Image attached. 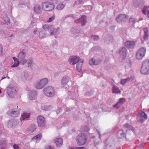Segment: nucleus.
<instances>
[{
  "label": "nucleus",
  "mask_w": 149,
  "mask_h": 149,
  "mask_svg": "<svg viewBox=\"0 0 149 149\" xmlns=\"http://www.w3.org/2000/svg\"><path fill=\"white\" fill-rule=\"evenodd\" d=\"M116 137L118 139H122L126 138V134L123 130H120L116 133Z\"/></svg>",
  "instance_id": "nucleus-18"
},
{
  "label": "nucleus",
  "mask_w": 149,
  "mask_h": 149,
  "mask_svg": "<svg viewBox=\"0 0 149 149\" xmlns=\"http://www.w3.org/2000/svg\"><path fill=\"white\" fill-rule=\"evenodd\" d=\"M140 72L143 75L149 74V59H146L143 61L140 69Z\"/></svg>",
  "instance_id": "nucleus-1"
},
{
  "label": "nucleus",
  "mask_w": 149,
  "mask_h": 149,
  "mask_svg": "<svg viewBox=\"0 0 149 149\" xmlns=\"http://www.w3.org/2000/svg\"><path fill=\"white\" fill-rule=\"evenodd\" d=\"M70 31L72 34H76L79 33L81 31L79 28L76 27L72 28L71 29Z\"/></svg>",
  "instance_id": "nucleus-28"
},
{
  "label": "nucleus",
  "mask_w": 149,
  "mask_h": 149,
  "mask_svg": "<svg viewBox=\"0 0 149 149\" xmlns=\"http://www.w3.org/2000/svg\"><path fill=\"white\" fill-rule=\"evenodd\" d=\"M43 10L46 11L52 10L54 8V5L53 3L48 1L44 2L42 3Z\"/></svg>",
  "instance_id": "nucleus-4"
},
{
  "label": "nucleus",
  "mask_w": 149,
  "mask_h": 149,
  "mask_svg": "<svg viewBox=\"0 0 149 149\" xmlns=\"http://www.w3.org/2000/svg\"><path fill=\"white\" fill-rule=\"evenodd\" d=\"M147 115L144 112L140 111L136 115V119L137 121L142 123L147 119Z\"/></svg>",
  "instance_id": "nucleus-5"
},
{
  "label": "nucleus",
  "mask_w": 149,
  "mask_h": 149,
  "mask_svg": "<svg viewBox=\"0 0 149 149\" xmlns=\"http://www.w3.org/2000/svg\"><path fill=\"white\" fill-rule=\"evenodd\" d=\"M113 40L112 37L110 36H105L104 38V42L107 44H109L112 42Z\"/></svg>",
  "instance_id": "nucleus-24"
},
{
  "label": "nucleus",
  "mask_w": 149,
  "mask_h": 149,
  "mask_svg": "<svg viewBox=\"0 0 149 149\" xmlns=\"http://www.w3.org/2000/svg\"><path fill=\"white\" fill-rule=\"evenodd\" d=\"M55 30V28L52 25H50L49 27V29L48 31L50 34L51 36L53 35L54 34V31Z\"/></svg>",
  "instance_id": "nucleus-34"
},
{
  "label": "nucleus",
  "mask_w": 149,
  "mask_h": 149,
  "mask_svg": "<svg viewBox=\"0 0 149 149\" xmlns=\"http://www.w3.org/2000/svg\"><path fill=\"white\" fill-rule=\"evenodd\" d=\"M13 58L14 61H13L12 63L13 64L12 65V67L14 68L17 66L19 63V61L17 58L15 57H13Z\"/></svg>",
  "instance_id": "nucleus-27"
},
{
  "label": "nucleus",
  "mask_w": 149,
  "mask_h": 149,
  "mask_svg": "<svg viewBox=\"0 0 149 149\" xmlns=\"http://www.w3.org/2000/svg\"><path fill=\"white\" fill-rule=\"evenodd\" d=\"M45 149H54V148L53 146H46Z\"/></svg>",
  "instance_id": "nucleus-55"
},
{
  "label": "nucleus",
  "mask_w": 149,
  "mask_h": 149,
  "mask_svg": "<svg viewBox=\"0 0 149 149\" xmlns=\"http://www.w3.org/2000/svg\"><path fill=\"white\" fill-rule=\"evenodd\" d=\"M26 56V54L24 51V50H22L18 55L17 57L18 60L24 58Z\"/></svg>",
  "instance_id": "nucleus-32"
},
{
  "label": "nucleus",
  "mask_w": 149,
  "mask_h": 149,
  "mask_svg": "<svg viewBox=\"0 0 149 149\" xmlns=\"http://www.w3.org/2000/svg\"><path fill=\"white\" fill-rule=\"evenodd\" d=\"M113 102V100L112 99H108L107 101V103L108 104H111Z\"/></svg>",
  "instance_id": "nucleus-49"
},
{
  "label": "nucleus",
  "mask_w": 149,
  "mask_h": 149,
  "mask_svg": "<svg viewBox=\"0 0 149 149\" xmlns=\"http://www.w3.org/2000/svg\"><path fill=\"white\" fill-rule=\"evenodd\" d=\"M149 36V35L148 33H144L143 38L145 40H148Z\"/></svg>",
  "instance_id": "nucleus-48"
},
{
  "label": "nucleus",
  "mask_w": 149,
  "mask_h": 149,
  "mask_svg": "<svg viewBox=\"0 0 149 149\" xmlns=\"http://www.w3.org/2000/svg\"><path fill=\"white\" fill-rule=\"evenodd\" d=\"M143 30L144 32V33H147L148 32V28L147 27L143 28Z\"/></svg>",
  "instance_id": "nucleus-58"
},
{
  "label": "nucleus",
  "mask_w": 149,
  "mask_h": 149,
  "mask_svg": "<svg viewBox=\"0 0 149 149\" xmlns=\"http://www.w3.org/2000/svg\"><path fill=\"white\" fill-rule=\"evenodd\" d=\"M29 116L30 114L29 113L24 112L21 115L20 120L21 121L27 120L28 118H29Z\"/></svg>",
  "instance_id": "nucleus-26"
},
{
  "label": "nucleus",
  "mask_w": 149,
  "mask_h": 149,
  "mask_svg": "<svg viewBox=\"0 0 149 149\" xmlns=\"http://www.w3.org/2000/svg\"><path fill=\"white\" fill-rule=\"evenodd\" d=\"M50 26V25H49L48 24H46L43 26L42 28L45 30L47 29L48 30H49V27Z\"/></svg>",
  "instance_id": "nucleus-52"
},
{
  "label": "nucleus",
  "mask_w": 149,
  "mask_h": 149,
  "mask_svg": "<svg viewBox=\"0 0 149 149\" xmlns=\"http://www.w3.org/2000/svg\"><path fill=\"white\" fill-rule=\"evenodd\" d=\"M84 132H88L89 130V128L87 126H84L82 127Z\"/></svg>",
  "instance_id": "nucleus-47"
},
{
  "label": "nucleus",
  "mask_w": 149,
  "mask_h": 149,
  "mask_svg": "<svg viewBox=\"0 0 149 149\" xmlns=\"http://www.w3.org/2000/svg\"><path fill=\"white\" fill-rule=\"evenodd\" d=\"M128 16L123 14H120L116 18V20L118 23L126 22L128 19Z\"/></svg>",
  "instance_id": "nucleus-10"
},
{
  "label": "nucleus",
  "mask_w": 149,
  "mask_h": 149,
  "mask_svg": "<svg viewBox=\"0 0 149 149\" xmlns=\"http://www.w3.org/2000/svg\"><path fill=\"white\" fill-rule=\"evenodd\" d=\"M76 140L78 145H83L87 141L86 136L84 134H79L76 136Z\"/></svg>",
  "instance_id": "nucleus-2"
},
{
  "label": "nucleus",
  "mask_w": 149,
  "mask_h": 149,
  "mask_svg": "<svg viewBox=\"0 0 149 149\" xmlns=\"http://www.w3.org/2000/svg\"><path fill=\"white\" fill-rule=\"evenodd\" d=\"M37 93L36 91H31L29 93V99L31 100H34L36 97V95Z\"/></svg>",
  "instance_id": "nucleus-21"
},
{
  "label": "nucleus",
  "mask_w": 149,
  "mask_h": 149,
  "mask_svg": "<svg viewBox=\"0 0 149 149\" xmlns=\"http://www.w3.org/2000/svg\"><path fill=\"white\" fill-rule=\"evenodd\" d=\"M130 79L129 78L122 79L120 81V84L122 85H124L127 82L130 81Z\"/></svg>",
  "instance_id": "nucleus-41"
},
{
  "label": "nucleus",
  "mask_w": 149,
  "mask_h": 149,
  "mask_svg": "<svg viewBox=\"0 0 149 149\" xmlns=\"http://www.w3.org/2000/svg\"><path fill=\"white\" fill-rule=\"evenodd\" d=\"M37 120L39 127H43L45 125L46 123L43 116H38L37 118Z\"/></svg>",
  "instance_id": "nucleus-12"
},
{
  "label": "nucleus",
  "mask_w": 149,
  "mask_h": 149,
  "mask_svg": "<svg viewBox=\"0 0 149 149\" xmlns=\"http://www.w3.org/2000/svg\"><path fill=\"white\" fill-rule=\"evenodd\" d=\"M3 18L4 21L7 23V24L9 23L10 19L8 18L7 14L6 13H4L3 15Z\"/></svg>",
  "instance_id": "nucleus-37"
},
{
  "label": "nucleus",
  "mask_w": 149,
  "mask_h": 149,
  "mask_svg": "<svg viewBox=\"0 0 149 149\" xmlns=\"http://www.w3.org/2000/svg\"><path fill=\"white\" fill-rule=\"evenodd\" d=\"M18 122L15 120H10L7 123V126L9 127H15L18 125Z\"/></svg>",
  "instance_id": "nucleus-16"
},
{
  "label": "nucleus",
  "mask_w": 149,
  "mask_h": 149,
  "mask_svg": "<svg viewBox=\"0 0 149 149\" xmlns=\"http://www.w3.org/2000/svg\"><path fill=\"white\" fill-rule=\"evenodd\" d=\"M133 6L136 8H142L144 5V2L143 0H133Z\"/></svg>",
  "instance_id": "nucleus-11"
},
{
  "label": "nucleus",
  "mask_w": 149,
  "mask_h": 149,
  "mask_svg": "<svg viewBox=\"0 0 149 149\" xmlns=\"http://www.w3.org/2000/svg\"><path fill=\"white\" fill-rule=\"evenodd\" d=\"M83 62V59H80V61L77 63L76 65V68L78 72H80L81 70V66Z\"/></svg>",
  "instance_id": "nucleus-25"
},
{
  "label": "nucleus",
  "mask_w": 149,
  "mask_h": 149,
  "mask_svg": "<svg viewBox=\"0 0 149 149\" xmlns=\"http://www.w3.org/2000/svg\"><path fill=\"white\" fill-rule=\"evenodd\" d=\"M42 137L41 134H39L33 137L32 139V141L35 143H38L41 139Z\"/></svg>",
  "instance_id": "nucleus-22"
},
{
  "label": "nucleus",
  "mask_w": 149,
  "mask_h": 149,
  "mask_svg": "<svg viewBox=\"0 0 149 149\" xmlns=\"http://www.w3.org/2000/svg\"><path fill=\"white\" fill-rule=\"evenodd\" d=\"M95 130H96V131H97L98 134L99 136H100V131L99 130H98L97 129H95Z\"/></svg>",
  "instance_id": "nucleus-63"
},
{
  "label": "nucleus",
  "mask_w": 149,
  "mask_h": 149,
  "mask_svg": "<svg viewBox=\"0 0 149 149\" xmlns=\"http://www.w3.org/2000/svg\"><path fill=\"white\" fill-rule=\"evenodd\" d=\"M17 88L13 85H10L7 87V94L11 97L13 98L16 94Z\"/></svg>",
  "instance_id": "nucleus-6"
},
{
  "label": "nucleus",
  "mask_w": 149,
  "mask_h": 149,
  "mask_svg": "<svg viewBox=\"0 0 149 149\" xmlns=\"http://www.w3.org/2000/svg\"><path fill=\"white\" fill-rule=\"evenodd\" d=\"M100 39V37L98 35H94V40L98 41Z\"/></svg>",
  "instance_id": "nucleus-50"
},
{
  "label": "nucleus",
  "mask_w": 149,
  "mask_h": 149,
  "mask_svg": "<svg viewBox=\"0 0 149 149\" xmlns=\"http://www.w3.org/2000/svg\"><path fill=\"white\" fill-rule=\"evenodd\" d=\"M76 148H77V149H86V148H85V147H76Z\"/></svg>",
  "instance_id": "nucleus-62"
},
{
  "label": "nucleus",
  "mask_w": 149,
  "mask_h": 149,
  "mask_svg": "<svg viewBox=\"0 0 149 149\" xmlns=\"http://www.w3.org/2000/svg\"><path fill=\"white\" fill-rule=\"evenodd\" d=\"M3 53V47L2 45L0 44V55H1Z\"/></svg>",
  "instance_id": "nucleus-56"
},
{
  "label": "nucleus",
  "mask_w": 149,
  "mask_h": 149,
  "mask_svg": "<svg viewBox=\"0 0 149 149\" xmlns=\"http://www.w3.org/2000/svg\"><path fill=\"white\" fill-rule=\"evenodd\" d=\"M120 107V106L118 104V103L117 102L113 106V107L114 108H116V109H118Z\"/></svg>",
  "instance_id": "nucleus-51"
},
{
  "label": "nucleus",
  "mask_w": 149,
  "mask_h": 149,
  "mask_svg": "<svg viewBox=\"0 0 149 149\" xmlns=\"http://www.w3.org/2000/svg\"><path fill=\"white\" fill-rule=\"evenodd\" d=\"M9 115L13 117H17L19 115L20 111L19 109L15 108L13 109L11 111L8 112Z\"/></svg>",
  "instance_id": "nucleus-15"
},
{
  "label": "nucleus",
  "mask_w": 149,
  "mask_h": 149,
  "mask_svg": "<svg viewBox=\"0 0 149 149\" xmlns=\"http://www.w3.org/2000/svg\"><path fill=\"white\" fill-rule=\"evenodd\" d=\"M39 37L40 39H42L47 37V35L45 31L43 30L39 32Z\"/></svg>",
  "instance_id": "nucleus-31"
},
{
  "label": "nucleus",
  "mask_w": 149,
  "mask_h": 149,
  "mask_svg": "<svg viewBox=\"0 0 149 149\" xmlns=\"http://www.w3.org/2000/svg\"><path fill=\"white\" fill-rule=\"evenodd\" d=\"M124 126L125 127L129 129L130 128H131V127H132V126L131 125L128 124V123L125 124L124 125Z\"/></svg>",
  "instance_id": "nucleus-54"
},
{
  "label": "nucleus",
  "mask_w": 149,
  "mask_h": 149,
  "mask_svg": "<svg viewBox=\"0 0 149 149\" xmlns=\"http://www.w3.org/2000/svg\"><path fill=\"white\" fill-rule=\"evenodd\" d=\"M55 17V16L53 15L52 16L48 19L47 20V22H52L53 20L54 19Z\"/></svg>",
  "instance_id": "nucleus-46"
},
{
  "label": "nucleus",
  "mask_w": 149,
  "mask_h": 149,
  "mask_svg": "<svg viewBox=\"0 0 149 149\" xmlns=\"http://www.w3.org/2000/svg\"><path fill=\"white\" fill-rule=\"evenodd\" d=\"M74 22L77 24L80 23L81 26L85 25L87 22L86 17L84 15L78 19L74 20Z\"/></svg>",
  "instance_id": "nucleus-13"
},
{
  "label": "nucleus",
  "mask_w": 149,
  "mask_h": 149,
  "mask_svg": "<svg viewBox=\"0 0 149 149\" xmlns=\"http://www.w3.org/2000/svg\"><path fill=\"white\" fill-rule=\"evenodd\" d=\"M146 50V49L144 47H142L140 48L136 53V58L139 60L141 59L145 56Z\"/></svg>",
  "instance_id": "nucleus-8"
},
{
  "label": "nucleus",
  "mask_w": 149,
  "mask_h": 149,
  "mask_svg": "<svg viewBox=\"0 0 149 149\" xmlns=\"http://www.w3.org/2000/svg\"><path fill=\"white\" fill-rule=\"evenodd\" d=\"M118 52L119 54L121 60H124L126 57L127 53V50L126 48L124 47L120 48L118 50Z\"/></svg>",
  "instance_id": "nucleus-9"
},
{
  "label": "nucleus",
  "mask_w": 149,
  "mask_h": 149,
  "mask_svg": "<svg viewBox=\"0 0 149 149\" xmlns=\"http://www.w3.org/2000/svg\"><path fill=\"white\" fill-rule=\"evenodd\" d=\"M65 5V3L62 2L61 3L57 6L56 7L57 9L58 10L62 9L64 7Z\"/></svg>",
  "instance_id": "nucleus-35"
},
{
  "label": "nucleus",
  "mask_w": 149,
  "mask_h": 149,
  "mask_svg": "<svg viewBox=\"0 0 149 149\" xmlns=\"http://www.w3.org/2000/svg\"><path fill=\"white\" fill-rule=\"evenodd\" d=\"M102 51L101 48L99 46H96L94 47V53L95 52L96 54H99L101 53Z\"/></svg>",
  "instance_id": "nucleus-33"
},
{
  "label": "nucleus",
  "mask_w": 149,
  "mask_h": 149,
  "mask_svg": "<svg viewBox=\"0 0 149 149\" xmlns=\"http://www.w3.org/2000/svg\"><path fill=\"white\" fill-rule=\"evenodd\" d=\"M52 108V107L51 106H45L42 107V109L45 111H49L51 110Z\"/></svg>",
  "instance_id": "nucleus-40"
},
{
  "label": "nucleus",
  "mask_w": 149,
  "mask_h": 149,
  "mask_svg": "<svg viewBox=\"0 0 149 149\" xmlns=\"http://www.w3.org/2000/svg\"><path fill=\"white\" fill-rule=\"evenodd\" d=\"M124 45L129 49H132L135 45V42L134 41H127L124 43Z\"/></svg>",
  "instance_id": "nucleus-17"
},
{
  "label": "nucleus",
  "mask_w": 149,
  "mask_h": 149,
  "mask_svg": "<svg viewBox=\"0 0 149 149\" xmlns=\"http://www.w3.org/2000/svg\"><path fill=\"white\" fill-rule=\"evenodd\" d=\"M19 63L21 65H24L26 64L27 62V60L24 58L21 59V60H19Z\"/></svg>",
  "instance_id": "nucleus-43"
},
{
  "label": "nucleus",
  "mask_w": 149,
  "mask_h": 149,
  "mask_svg": "<svg viewBox=\"0 0 149 149\" xmlns=\"http://www.w3.org/2000/svg\"><path fill=\"white\" fill-rule=\"evenodd\" d=\"M48 81L47 78H43L35 83L34 85V86L37 89H41L47 84Z\"/></svg>",
  "instance_id": "nucleus-7"
},
{
  "label": "nucleus",
  "mask_w": 149,
  "mask_h": 149,
  "mask_svg": "<svg viewBox=\"0 0 149 149\" xmlns=\"http://www.w3.org/2000/svg\"><path fill=\"white\" fill-rule=\"evenodd\" d=\"M112 91L113 93H120L121 91L119 88L117 87L115 85H113L112 88Z\"/></svg>",
  "instance_id": "nucleus-29"
},
{
  "label": "nucleus",
  "mask_w": 149,
  "mask_h": 149,
  "mask_svg": "<svg viewBox=\"0 0 149 149\" xmlns=\"http://www.w3.org/2000/svg\"><path fill=\"white\" fill-rule=\"evenodd\" d=\"M70 80L69 77L67 76H64L61 80V84L63 87L67 85Z\"/></svg>",
  "instance_id": "nucleus-20"
},
{
  "label": "nucleus",
  "mask_w": 149,
  "mask_h": 149,
  "mask_svg": "<svg viewBox=\"0 0 149 149\" xmlns=\"http://www.w3.org/2000/svg\"><path fill=\"white\" fill-rule=\"evenodd\" d=\"M54 142L56 143L57 147H59L63 144V141L62 139L61 138H58L54 139Z\"/></svg>",
  "instance_id": "nucleus-23"
},
{
  "label": "nucleus",
  "mask_w": 149,
  "mask_h": 149,
  "mask_svg": "<svg viewBox=\"0 0 149 149\" xmlns=\"http://www.w3.org/2000/svg\"><path fill=\"white\" fill-rule=\"evenodd\" d=\"M59 74V72H56V73L54 75V77L55 78H56V77H58Z\"/></svg>",
  "instance_id": "nucleus-61"
},
{
  "label": "nucleus",
  "mask_w": 149,
  "mask_h": 149,
  "mask_svg": "<svg viewBox=\"0 0 149 149\" xmlns=\"http://www.w3.org/2000/svg\"><path fill=\"white\" fill-rule=\"evenodd\" d=\"M33 10L34 12L36 14H40L41 13L42 11L41 7L38 4H36L35 5Z\"/></svg>",
  "instance_id": "nucleus-19"
},
{
  "label": "nucleus",
  "mask_w": 149,
  "mask_h": 149,
  "mask_svg": "<svg viewBox=\"0 0 149 149\" xmlns=\"http://www.w3.org/2000/svg\"><path fill=\"white\" fill-rule=\"evenodd\" d=\"M80 60L79 58L76 56H70L68 61L71 64L74 65L77 63Z\"/></svg>",
  "instance_id": "nucleus-14"
},
{
  "label": "nucleus",
  "mask_w": 149,
  "mask_h": 149,
  "mask_svg": "<svg viewBox=\"0 0 149 149\" xmlns=\"http://www.w3.org/2000/svg\"><path fill=\"white\" fill-rule=\"evenodd\" d=\"M33 63V61L32 58H29L27 60L26 65L27 67H29L31 66Z\"/></svg>",
  "instance_id": "nucleus-36"
},
{
  "label": "nucleus",
  "mask_w": 149,
  "mask_h": 149,
  "mask_svg": "<svg viewBox=\"0 0 149 149\" xmlns=\"http://www.w3.org/2000/svg\"><path fill=\"white\" fill-rule=\"evenodd\" d=\"M102 61L100 58H97L94 59V65H97L99 64Z\"/></svg>",
  "instance_id": "nucleus-38"
},
{
  "label": "nucleus",
  "mask_w": 149,
  "mask_h": 149,
  "mask_svg": "<svg viewBox=\"0 0 149 149\" xmlns=\"http://www.w3.org/2000/svg\"><path fill=\"white\" fill-rule=\"evenodd\" d=\"M6 145L5 140L4 139L0 141V149H6Z\"/></svg>",
  "instance_id": "nucleus-30"
},
{
  "label": "nucleus",
  "mask_w": 149,
  "mask_h": 149,
  "mask_svg": "<svg viewBox=\"0 0 149 149\" xmlns=\"http://www.w3.org/2000/svg\"><path fill=\"white\" fill-rule=\"evenodd\" d=\"M129 22L132 25H134L136 21V19L135 18L133 17H131L129 20Z\"/></svg>",
  "instance_id": "nucleus-39"
},
{
  "label": "nucleus",
  "mask_w": 149,
  "mask_h": 149,
  "mask_svg": "<svg viewBox=\"0 0 149 149\" xmlns=\"http://www.w3.org/2000/svg\"><path fill=\"white\" fill-rule=\"evenodd\" d=\"M109 58H105L104 61V63H107L109 61Z\"/></svg>",
  "instance_id": "nucleus-60"
},
{
  "label": "nucleus",
  "mask_w": 149,
  "mask_h": 149,
  "mask_svg": "<svg viewBox=\"0 0 149 149\" xmlns=\"http://www.w3.org/2000/svg\"><path fill=\"white\" fill-rule=\"evenodd\" d=\"M89 64L91 65H93V58H92L91 59L89 60Z\"/></svg>",
  "instance_id": "nucleus-57"
},
{
  "label": "nucleus",
  "mask_w": 149,
  "mask_h": 149,
  "mask_svg": "<svg viewBox=\"0 0 149 149\" xmlns=\"http://www.w3.org/2000/svg\"><path fill=\"white\" fill-rule=\"evenodd\" d=\"M61 110V108L59 109L58 110H57L56 113L57 114L59 113H60V111Z\"/></svg>",
  "instance_id": "nucleus-64"
},
{
  "label": "nucleus",
  "mask_w": 149,
  "mask_h": 149,
  "mask_svg": "<svg viewBox=\"0 0 149 149\" xmlns=\"http://www.w3.org/2000/svg\"><path fill=\"white\" fill-rule=\"evenodd\" d=\"M43 91V93L48 97H53L55 94L54 89L51 86H48L45 88Z\"/></svg>",
  "instance_id": "nucleus-3"
},
{
  "label": "nucleus",
  "mask_w": 149,
  "mask_h": 149,
  "mask_svg": "<svg viewBox=\"0 0 149 149\" xmlns=\"http://www.w3.org/2000/svg\"><path fill=\"white\" fill-rule=\"evenodd\" d=\"M125 101V98H120L119 99V101L117 102L118 104L120 106L123 104Z\"/></svg>",
  "instance_id": "nucleus-42"
},
{
  "label": "nucleus",
  "mask_w": 149,
  "mask_h": 149,
  "mask_svg": "<svg viewBox=\"0 0 149 149\" xmlns=\"http://www.w3.org/2000/svg\"><path fill=\"white\" fill-rule=\"evenodd\" d=\"M83 3L82 0H77L74 2V4H79Z\"/></svg>",
  "instance_id": "nucleus-45"
},
{
  "label": "nucleus",
  "mask_w": 149,
  "mask_h": 149,
  "mask_svg": "<svg viewBox=\"0 0 149 149\" xmlns=\"http://www.w3.org/2000/svg\"><path fill=\"white\" fill-rule=\"evenodd\" d=\"M60 31V28L59 27H58L56 29L55 32H54V34L55 35H57L59 33Z\"/></svg>",
  "instance_id": "nucleus-53"
},
{
  "label": "nucleus",
  "mask_w": 149,
  "mask_h": 149,
  "mask_svg": "<svg viewBox=\"0 0 149 149\" xmlns=\"http://www.w3.org/2000/svg\"><path fill=\"white\" fill-rule=\"evenodd\" d=\"M51 45L54 47H56L58 46L57 42L56 40H53L52 42Z\"/></svg>",
  "instance_id": "nucleus-44"
},
{
  "label": "nucleus",
  "mask_w": 149,
  "mask_h": 149,
  "mask_svg": "<svg viewBox=\"0 0 149 149\" xmlns=\"http://www.w3.org/2000/svg\"><path fill=\"white\" fill-rule=\"evenodd\" d=\"M13 147L14 149H19V146L16 144H14L13 146Z\"/></svg>",
  "instance_id": "nucleus-59"
}]
</instances>
